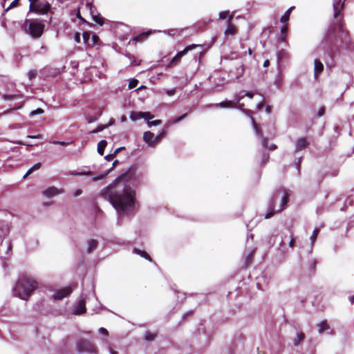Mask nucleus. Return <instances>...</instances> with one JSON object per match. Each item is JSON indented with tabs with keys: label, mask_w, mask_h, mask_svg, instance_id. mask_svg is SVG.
Returning a JSON list of instances; mask_svg holds the SVG:
<instances>
[{
	"label": "nucleus",
	"mask_w": 354,
	"mask_h": 354,
	"mask_svg": "<svg viewBox=\"0 0 354 354\" xmlns=\"http://www.w3.org/2000/svg\"><path fill=\"white\" fill-rule=\"evenodd\" d=\"M111 354H118L117 351H114L111 347L109 348Z\"/></svg>",
	"instance_id": "774afa93"
},
{
	"label": "nucleus",
	"mask_w": 354,
	"mask_h": 354,
	"mask_svg": "<svg viewBox=\"0 0 354 354\" xmlns=\"http://www.w3.org/2000/svg\"><path fill=\"white\" fill-rule=\"evenodd\" d=\"M270 150H274L277 148V146L274 144L271 145L270 147H268Z\"/></svg>",
	"instance_id": "0e129e2a"
},
{
	"label": "nucleus",
	"mask_w": 354,
	"mask_h": 354,
	"mask_svg": "<svg viewBox=\"0 0 354 354\" xmlns=\"http://www.w3.org/2000/svg\"><path fill=\"white\" fill-rule=\"evenodd\" d=\"M243 98V96H240V95H236L234 101H223L218 104H215V106H219L221 108H232L243 109L244 104L240 103V101Z\"/></svg>",
	"instance_id": "0eeeda50"
},
{
	"label": "nucleus",
	"mask_w": 354,
	"mask_h": 354,
	"mask_svg": "<svg viewBox=\"0 0 354 354\" xmlns=\"http://www.w3.org/2000/svg\"><path fill=\"white\" fill-rule=\"evenodd\" d=\"M50 9V5L48 1H39L35 8L32 10V12H35L39 15H46Z\"/></svg>",
	"instance_id": "1a4fd4ad"
},
{
	"label": "nucleus",
	"mask_w": 354,
	"mask_h": 354,
	"mask_svg": "<svg viewBox=\"0 0 354 354\" xmlns=\"http://www.w3.org/2000/svg\"><path fill=\"white\" fill-rule=\"evenodd\" d=\"M233 19V16L230 15L227 21V27L225 31V35H234L236 33V28L235 26L232 24V20Z\"/></svg>",
	"instance_id": "9b49d317"
},
{
	"label": "nucleus",
	"mask_w": 354,
	"mask_h": 354,
	"mask_svg": "<svg viewBox=\"0 0 354 354\" xmlns=\"http://www.w3.org/2000/svg\"><path fill=\"white\" fill-rule=\"evenodd\" d=\"M138 84V80L136 79H133L132 80H131L129 82V88H133L137 86Z\"/></svg>",
	"instance_id": "a18cd8bd"
},
{
	"label": "nucleus",
	"mask_w": 354,
	"mask_h": 354,
	"mask_svg": "<svg viewBox=\"0 0 354 354\" xmlns=\"http://www.w3.org/2000/svg\"><path fill=\"white\" fill-rule=\"evenodd\" d=\"M317 263V262L315 259H313L309 261V270L310 272H313L315 270Z\"/></svg>",
	"instance_id": "c9c22d12"
},
{
	"label": "nucleus",
	"mask_w": 354,
	"mask_h": 354,
	"mask_svg": "<svg viewBox=\"0 0 354 354\" xmlns=\"http://www.w3.org/2000/svg\"><path fill=\"white\" fill-rule=\"evenodd\" d=\"M237 74L239 75H242L244 73V66L243 65H241L239 67L236 68Z\"/></svg>",
	"instance_id": "8fccbe9b"
},
{
	"label": "nucleus",
	"mask_w": 354,
	"mask_h": 354,
	"mask_svg": "<svg viewBox=\"0 0 354 354\" xmlns=\"http://www.w3.org/2000/svg\"><path fill=\"white\" fill-rule=\"evenodd\" d=\"M278 192H277L276 193V195L272 198V200L270 201V206H269L270 212H268L265 215V218H266V219L271 218L272 216L274 215V214L276 212V211L274 209V206H275L274 203H275V200H276V197H277ZM288 200H289V194L287 192L286 190H283V194L282 199H281V206H280V208L277 210V212H281L283 209H285L286 206L287 205V204L288 203Z\"/></svg>",
	"instance_id": "39448f33"
},
{
	"label": "nucleus",
	"mask_w": 354,
	"mask_h": 354,
	"mask_svg": "<svg viewBox=\"0 0 354 354\" xmlns=\"http://www.w3.org/2000/svg\"><path fill=\"white\" fill-rule=\"evenodd\" d=\"M100 333L104 335H109V332L108 330L104 328H100V330H99Z\"/></svg>",
	"instance_id": "13d9d810"
},
{
	"label": "nucleus",
	"mask_w": 354,
	"mask_h": 354,
	"mask_svg": "<svg viewBox=\"0 0 354 354\" xmlns=\"http://www.w3.org/2000/svg\"><path fill=\"white\" fill-rule=\"evenodd\" d=\"M305 339V334L302 332L297 334V337L294 340V345L298 346Z\"/></svg>",
	"instance_id": "bb28decb"
},
{
	"label": "nucleus",
	"mask_w": 354,
	"mask_h": 354,
	"mask_svg": "<svg viewBox=\"0 0 354 354\" xmlns=\"http://www.w3.org/2000/svg\"><path fill=\"white\" fill-rule=\"evenodd\" d=\"M77 350L79 353H88L90 354H98L97 346L91 341L81 339L77 342Z\"/></svg>",
	"instance_id": "423d86ee"
},
{
	"label": "nucleus",
	"mask_w": 354,
	"mask_h": 354,
	"mask_svg": "<svg viewBox=\"0 0 354 354\" xmlns=\"http://www.w3.org/2000/svg\"><path fill=\"white\" fill-rule=\"evenodd\" d=\"M131 65L138 66L140 65V61H137L134 57H132V60L131 62Z\"/></svg>",
	"instance_id": "bf43d9fd"
},
{
	"label": "nucleus",
	"mask_w": 354,
	"mask_h": 354,
	"mask_svg": "<svg viewBox=\"0 0 354 354\" xmlns=\"http://www.w3.org/2000/svg\"><path fill=\"white\" fill-rule=\"evenodd\" d=\"M165 136V132L164 131H162L161 133H160L158 136H154L155 145H156L160 141V140L162 138H164Z\"/></svg>",
	"instance_id": "72a5a7b5"
},
{
	"label": "nucleus",
	"mask_w": 354,
	"mask_h": 354,
	"mask_svg": "<svg viewBox=\"0 0 354 354\" xmlns=\"http://www.w3.org/2000/svg\"><path fill=\"white\" fill-rule=\"evenodd\" d=\"M107 145V142L105 140H102L97 144V152L101 156L104 155V149Z\"/></svg>",
	"instance_id": "4be33fe9"
},
{
	"label": "nucleus",
	"mask_w": 354,
	"mask_h": 354,
	"mask_svg": "<svg viewBox=\"0 0 354 354\" xmlns=\"http://www.w3.org/2000/svg\"><path fill=\"white\" fill-rule=\"evenodd\" d=\"M324 113H325V108L324 107H322V108H320V109L319 110V111L317 113V116L318 117H322V115H324Z\"/></svg>",
	"instance_id": "6e6d98bb"
},
{
	"label": "nucleus",
	"mask_w": 354,
	"mask_h": 354,
	"mask_svg": "<svg viewBox=\"0 0 354 354\" xmlns=\"http://www.w3.org/2000/svg\"><path fill=\"white\" fill-rule=\"evenodd\" d=\"M156 337V333H152L149 331H147V332H146L144 338L146 341L151 342L155 339Z\"/></svg>",
	"instance_id": "c85d7f7f"
},
{
	"label": "nucleus",
	"mask_w": 354,
	"mask_h": 354,
	"mask_svg": "<svg viewBox=\"0 0 354 354\" xmlns=\"http://www.w3.org/2000/svg\"><path fill=\"white\" fill-rule=\"evenodd\" d=\"M139 116L142 117V118H144L147 120V121H149V120L152 119L153 118V115H151L149 112H142L140 111Z\"/></svg>",
	"instance_id": "7c9ffc66"
},
{
	"label": "nucleus",
	"mask_w": 354,
	"mask_h": 354,
	"mask_svg": "<svg viewBox=\"0 0 354 354\" xmlns=\"http://www.w3.org/2000/svg\"><path fill=\"white\" fill-rule=\"evenodd\" d=\"M288 25L287 24H285L282 26L281 29V40L282 41H286V38L287 37V35H288Z\"/></svg>",
	"instance_id": "cd10ccee"
},
{
	"label": "nucleus",
	"mask_w": 354,
	"mask_h": 354,
	"mask_svg": "<svg viewBox=\"0 0 354 354\" xmlns=\"http://www.w3.org/2000/svg\"><path fill=\"white\" fill-rule=\"evenodd\" d=\"M139 113H140V112H134V111H132V112H131V115H130V118H131L132 120H133V121H135V120H138V119H140V118H142V117H140V116H139V115H139Z\"/></svg>",
	"instance_id": "a19ab883"
},
{
	"label": "nucleus",
	"mask_w": 354,
	"mask_h": 354,
	"mask_svg": "<svg viewBox=\"0 0 354 354\" xmlns=\"http://www.w3.org/2000/svg\"><path fill=\"white\" fill-rule=\"evenodd\" d=\"M242 96H243V97L247 96L250 98H252L254 97V93L252 92L248 91L245 93V95H243Z\"/></svg>",
	"instance_id": "052dcab7"
},
{
	"label": "nucleus",
	"mask_w": 354,
	"mask_h": 354,
	"mask_svg": "<svg viewBox=\"0 0 354 354\" xmlns=\"http://www.w3.org/2000/svg\"><path fill=\"white\" fill-rule=\"evenodd\" d=\"M295 9V6H291L290 8H289L286 11V12L284 13V15L281 17L280 19V21L281 23H286L287 22L289 19H290V13L292 12V10Z\"/></svg>",
	"instance_id": "412c9836"
},
{
	"label": "nucleus",
	"mask_w": 354,
	"mask_h": 354,
	"mask_svg": "<svg viewBox=\"0 0 354 354\" xmlns=\"http://www.w3.org/2000/svg\"><path fill=\"white\" fill-rule=\"evenodd\" d=\"M21 105H22L21 103H14V104H10V106L11 110H16V109L21 108Z\"/></svg>",
	"instance_id": "49530a36"
},
{
	"label": "nucleus",
	"mask_w": 354,
	"mask_h": 354,
	"mask_svg": "<svg viewBox=\"0 0 354 354\" xmlns=\"http://www.w3.org/2000/svg\"><path fill=\"white\" fill-rule=\"evenodd\" d=\"M295 238L293 236V234H291V235H290V242H289V246L292 248L295 247Z\"/></svg>",
	"instance_id": "603ef678"
},
{
	"label": "nucleus",
	"mask_w": 354,
	"mask_h": 354,
	"mask_svg": "<svg viewBox=\"0 0 354 354\" xmlns=\"http://www.w3.org/2000/svg\"><path fill=\"white\" fill-rule=\"evenodd\" d=\"M37 75L36 70H31L28 73V76L30 80L35 79Z\"/></svg>",
	"instance_id": "ea45409f"
},
{
	"label": "nucleus",
	"mask_w": 354,
	"mask_h": 354,
	"mask_svg": "<svg viewBox=\"0 0 354 354\" xmlns=\"http://www.w3.org/2000/svg\"><path fill=\"white\" fill-rule=\"evenodd\" d=\"M44 113V109H42L41 108H37L36 110H34L30 112V116H35L36 115L42 114Z\"/></svg>",
	"instance_id": "4c0bfd02"
},
{
	"label": "nucleus",
	"mask_w": 354,
	"mask_h": 354,
	"mask_svg": "<svg viewBox=\"0 0 354 354\" xmlns=\"http://www.w3.org/2000/svg\"><path fill=\"white\" fill-rule=\"evenodd\" d=\"M264 106V101H262L261 102H260L258 105H257V109L259 110H261Z\"/></svg>",
	"instance_id": "e2e57ef3"
},
{
	"label": "nucleus",
	"mask_w": 354,
	"mask_h": 354,
	"mask_svg": "<svg viewBox=\"0 0 354 354\" xmlns=\"http://www.w3.org/2000/svg\"><path fill=\"white\" fill-rule=\"evenodd\" d=\"M61 193H63V191L55 187H50L43 192L44 195L47 197H53Z\"/></svg>",
	"instance_id": "f8f14e48"
},
{
	"label": "nucleus",
	"mask_w": 354,
	"mask_h": 354,
	"mask_svg": "<svg viewBox=\"0 0 354 354\" xmlns=\"http://www.w3.org/2000/svg\"><path fill=\"white\" fill-rule=\"evenodd\" d=\"M91 33L89 32H84L82 35L83 40L84 44L88 46L90 43Z\"/></svg>",
	"instance_id": "c756f323"
},
{
	"label": "nucleus",
	"mask_w": 354,
	"mask_h": 354,
	"mask_svg": "<svg viewBox=\"0 0 354 354\" xmlns=\"http://www.w3.org/2000/svg\"><path fill=\"white\" fill-rule=\"evenodd\" d=\"M261 138H262V145L263 146V147L268 148V139L263 136Z\"/></svg>",
	"instance_id": "864d4df0"
},
{
	"label": "nucleus",
	"mask_w": 354,
	"mask_h": 354,
	"mask_svg": "<svg viewBox=\"0 0 354 354\" xmlns=\"http://www.w3.org/2000/svg\"><path fill=\"white\" fill-rule=\"evenodd\" d=\"M319 232V230L318 228H315L313 230V234H312V235L310 236V239H311L313 243L316 240V239H317V237L318 236Z\"/></svg>",
	"instance_id": "e433bc0d"
},
{
	"label": "nucleus",
	"mask_w": 354,
	"mask_h": 354,
	"mask_svg": "<svg viewBox=\"0 0 354 354\" xmlns=\"http://www.w3.org/2000/svg\"><path fill=\"white\" fill-rule=\"evenodd\" d=\"M151 34V31L143 32L133 37V41L136 42H142L145 41Z\"/></svg>",
	"instance_id": "a211bd4d"
},
{
	"label": "nucleus",
	"mask_w": 354,
	"mask_h": 354,
	"mask_svg": "<svg viewBox=\"0 0 354 354\" xmlns=\"http://www.w3.org/2000/svg\"><path fill=\"white\" fill-rule=\"evenodd\" d=\"M314 64H315V68H314L315 77V78H317L318 77V75L324 71V65L321 62V61L318 59H315Z\"/></svg>",
	"instance_id": "f3484780"
},
{
	"label": "nucleus",
	"mask_w": 354,
	"mask_h": 354,
	"mask_svg": "<svg viewBox=\"0 0 354 354\" xmlns=\"http://www.w3.org/2000/svg\"><path fill=\"white\" fill-rule=\"evenodd\" d=\"M136 171V166H131L101 192L102 196L109 200L120 214H129L134 209L136 193L124 183L132 179Z\"/></svg>",
	"instance_id": "f03ea898"
},
{
	"label": "nucleus",
	"mask_w": 354,
	"mask_h": 354,
	"mask_svg": "<svg viewBox=\"0 0 354 354\" xmlns=\"http://www.w3.org/2000/svg\"><path fill=\"white\" fill-rule=\"evenodd\" d=\"M74 39H75V41L77 42V43H80V34L79 32H76L75 34V36H74Z\"/></svg>",
	"instance_id": "4d7b16f0"
},
{
	"label": "nucleus",
	"mask_w": 354,
	"mask_h": 354,
	"mask_svg": "<svg viewBox=\"0 0 354 354\" xmlns=\"http://www.w3.org/2000/svg\"><path fill=\"white\" fill-rule=\"evenodd\" d=\"M86 6L87 8L89 9L91 15L93 16V14H97V10L96 8L91 3H86Z\"/></svg>",
	"instance_id": "2f4dec72"
},
{
	"label": "nucleus",
	"mask_w": 354,
	"mask_h": 354,
	"mask_svg": "<svg viewBox=\"0 0 354 354\" xmlns=\"http://www.w3.org/2000/svg\"><path fill=\"white\" fill-rule=\"evenodd\" d=\"M37 286V281L32 277L22 275L16 283L14 292L20 299L26 300L32 294Z\"/></svg>",
	"instance_id": "7ed1b4c3"
},
{
	"label": "nucleus",
	"mask_w": 354,
	"mask_h": 354,
	"mask_svg": "<svg viewBox=\"0 0 354 354\" xmlns=\"http://www.w3.org/2000/svg\"><path fill=\"white\" fill-rule=\"evenodd\" d=\"M161 124H162V120H156L147 122V124L149 127L156 126V125H159Z\"/></svg>",
	"instance_id": "79ce46f5"
},
{
	"label": "nucleus",
	"mask_w": 354,
	"mask_h": 354,
	"mask_svg": "<svg viewBox=\"0 0 354 354\" xmlns=\"http://www.w3.org/2000/svg\"><path fill=\"white\" fill-rule=\"evenodd\" d=\"M86 310V303L84 300H80L75 307L74 314L82 315Z\"/></svg>",
	"instance_id": "2eb2a0df"
},
{
	"label": "nucleus",
	"mask_w": 354,
	"mask_h": 354,
	"mask_svg": "<svg viewBox=\"0 0 354 354\" xmlns=\"http://www.w3.org/2000/svg\"><path fill=\"white\" fill-rule=\"evenodd\" d=\"M133 252L136 254L140 255V257L145 258V259L148 260L150 262L152 261V259L151 258L150 255L146 251L141 250L138 248H134L133 250Z\"/></svg>",
	"instance_id": "6ab92c4d"
},
{
	"label": "nucleus",
	"mask_w": 354,
	"mask_h": 354,
	"mask_svg": "<svg viewBox=\"0 0 354 354\" xmlns=\"http://www.w3.org/2000/svg\"><path fill=\"white\" fill-rule=\"evenodd\" d=\"M100 39L99 37L97 35L93 34L92 35L91 39H90V43H89L88 47H93L95 45H98V44H100Z\"/></svg>",
	"instance_id": "393cba45"
},
{
	"label": "nucleus",
	"mask_w": 354,
	"mask_h": 354,
	"mask_svg": "<svg viewBox=\"0 0 354 354\" xmlns=\"http://www.w3.org/2000/svg\"><path fill=\"white\" fill-rule=\"evenodd\" d=\"M106 127H108V125L100 124V125L97 126V127L96 129L91 131V133H97L100 131H103Z\"/></svg>",
	"instance_id": "f704fd0d"
},
{
	"label": "nucleus",
	"mask_w": 354,
	"mask_h": 354,
	"mask_svg": "<svg viewBox=\"0 0 354 354\" xmlns=\"http://www.w3.org/2000/svg\"><path fill=\"white\" fill-rule=\"evenodd\" d=\"M345 1L338 0L333 3V17L339 18L328 26L321 40L320 48L324 53V59L327 66L333 65L335 57L350 42V35L346 28L342 14Z\"/></svg>",
	"instance_id": "f257e3e1"
},
{
	"label": "nucleus",
	"mask_w": 354,
	"mask_h": 354,
	"mask_svg": "<svg viewBox=\"0 0 354 354\" xmlns=\"http://www.w3.org/2000/svg\"><path fill=\"white\" fill-rule=\"evenodd\" d=\"M253 256H254V252H251L248 256L247 257V259H246V263L245 264L248 266V264H250L251 262H252V258H253Z\"/></svg>",
	"instance_id": "de8ad7c7"
},
{
	"label": "nucleus",
	"mask_w": 354,
	"mask_h": 354,
	"mask_svg": "<svg viewBox=\"0 0 354 354\" xmlns=\"http://www.w3.org/2000/svg\"><path fill=\"white\" fill-rule=\"evenodd\" d=\"M28 137L30 138H41V135L38 134V135H36V136H28Z\"/></svg>",
	"instance_id": "338daca9"
},
{
	"label": "nucleus",
	"mask_w": 354,
	"mask_h": 354,
	"mask_svg": "<svg viewBox=\"0 0 354 354\" xmlns=\"http://www.w3.org/2000/svg\"><path fill=\"white\" fill-rule=\"evenodd\" d=\"M97 120V117L95 115H91L87 118L88 123H92Z\"/></svg>",
	"instance_id": "3c124183"
},
{
	"label": "nucleus",
	"mask_w": 354,
	"mask_h": 354,
	"mask_svg": "<svg viewBox=\"0 0 354 354\" xmlns=\"http://www.w3.org/2000/svg\"><path fill=\"white\" fill-rule=\"evenodd\" d=\"M44 24L39 21H30L26 25V32L33 38L40 37L44 32Z\"/></svg>",
	"instance_id": "20e7f679"
},
{
	"label": "nucleus",
	"mask_w": 354,
	"mask_h": 354,
	"mask_svg": "<svg viewBox=\"0 0 354 354\" xmlns=\"http://www.w3.org/2000/svg\"><path fill=\"white\" fill-rule=\"evenodd\" d=\"M269 65H270V61L268 59L265 60L263 64V66L268 67Z\"/></svg>",
	"instance_id": "69168bd1"
},
{
	"label": "nucleus",
	"mask_w": 354,
	"mask_h": 354,
	"mask_svg": "<svg viewBox=\"0 0 354 354\" xmlns=\"http://www.w3.org/2000/svg\"><path fill=\"white\" fill-rule=\"evenodd\" d=\"M143 140L145 142L148 144V145L151 147L155 146L154 142V134L151 131H146L143 135Z\"/></svg>",
	"instance_id": "dca6fc26"
},
{
	"label": "nucleus",
	"mask_w": 354,
	"mask_h": 354,
	"mask_svg": "<svg viewBox=\"0 0 354 354\" xmlns=\"http://www.w3.org/2000/svg\"><path fill=\"white\" fill-rule=\"evenodd\" d=\"M115 157V154L112 153V154H109V155H107L105 158L107 160H111L113 159V158Z\"/></svg>",
	"instance_id": "680f3d73"
},
{
	"label": "nucleus",
	"mask_w": 354,
	"mask_h": 354,
	"mask_svg": "<svg viewBox=\"0 0 354 354\" xmlns=\"http://www.w3.org/2000/svg\"><path fill=\"white\" fill-rule=\"evenodd\" d=\"M76 16L78 19H80L84 23H87V21L81 16L80 9L77 10Z\"/></svg>",
	"instance_id": "5fc2aeb1"
},
{
	"label": "nucleus",
	"mask_w": 354,
	"mask_h": 354,
	"mask_svg": "<svg viewBox=\"0 0 354 354\" xmlns=\"http://www.w3.org/2000/svg\"><path fill=\"white\" fill-rule=\"evenodd\" d=\"M228 15H229L228 11L221 12L219 14V18L222 19H225L227 17Z\"/></svg>",
	"instance_id": "09e8293b"
},
{
	"label": "nucleus",
	"mask_w": 354,
	"mask_h": 354,
	"mask_svg": "<svg viewBox=\"0 0 354 354\" xmlns=\"http://www.w3.org/2000/svg\"><path fill=\"white\" fill-rule=\"evenodd\" d=\"M41 167V164L40 162H37L35 165H34L31 168H30L28 170V171L24 176V178H26L27 176H28L30 174H31L34 171L40 169Z\"/></svg>",
	"instance_id": "a878e982"
},
{
	"label": "nucleus",
	"mask_w": 354,
	"mask_h": 354,
	"mask_svg": "<svg viewBox=\"0 0 354 354\" xmlns=\"http://www.w3.org/2000/svg\"><path fill=\"white\" fill-rule=\"evenodd\" d=\"M98 242L95 239H91L88 241L87 252L91 253L97 247Z\"/></svg>",
	"instance_id": "aec40b11"
},
{
	"label": "nucleus",
	"mask_w": 354,
	"mask_h": 354,
	"mask_svg": "<svg viewBox=\"0 0 354 354\" xmlns=\"http://www.w3.org/2000/svg\"><path fill=\"white\" fill-rule=\"evenodd\" d=\"M328 328H329V326H328V324L326 323V322H323L319 324V333H322Z\"/></svg>",
	"instance_id": "473e14b6"
},
{
	"label": "nucleus",
	"mask_w": 354,
	"mask_h": 354,
	"mask_svg": "<svg viewBox=\"0 0 354 354\" xmlns=\"http://www.w3.org/2000/svg\"><path fill=\"white\" fill-rule=\"evenodd\" d=\"M72 292L73 288L71 286L64 287L56 291L53 297L55 300H61L68 296Z\"/></svg>",
	"instance_id": "9d476101"
},
{
	"label": "nucleus",
	"mask_w": 354,
	"mask_h": 354,
	"mask_svg": "<svg viewBox=\"0 0 354 354\" xmlns=\"http://www.w3.org/2000/svg\"><path fill=\"white\" fill-rule=\"evenodd\" d=\"M187 116L186 113L183 114L182 115L177 117L171 120L172 124H176L180 122L181 120H183L184 118H185Z\"/></svg>",
	"instance_id": "58836bf2"
},
{
	"label": "nucleus",
	"mask_w": 354,
	"mask_h": 354,
	"mask_svg": "<svg viewBox=\"0 0 354 354\" xmlns=\"http://www.w3.org/2000/svg\"><path fill=\"white\" fill-rule=\"evenodd\" d=\"M199 45L196 44H191L187 46H186L183 50L178 52L170 61L169 65L170 66H175L178 62H180L181 58L185 55L188 51L192 50L194 48H196Z\"/></svg>",
	"instance_id": "6e6552de"
},
{
	"label": "nucleus",
	"mask_w": 354,
	"mask_h": 354,
	"mask_svg": "<svg viewBox=\"0 0 354 354\" xmlns=\"http://www.w3.org/2000/svg\"><path fill=\"white\" fill-rule=\"evenodd\" d=\"M28 1L30 2L29 11L32 12L35 8V5L39 2V0H28Z\"/></svg>",
	"instance_id": "c03bdc74"
},
{
	"label": "nucleus",
	"mask_w": 354,
	"mask_h": 354,
	"mask_svg": "<svg viewBox=\"0 0 354 354\" xmlns=\"http://www.w3.org/2000/svg\"><path fill=\"white\" fill-rule=\"evenodd\" d=\"M308 145L309 142L307 141L306 138H299L296 142L295 150L297 151H301L306 149Z\"/></svg>",
	"instance_id": "4468645a"
},
{
	"label": "nucleus",
	"mask_w": 354,
	"mask_h": 354,
	"mask_svg": "<svg viewBox=\"0 0 354 354\" xmlns=\"http://www.w3.org/2000/svg\"><path fill=\"white\" fill-rule=\"evenodd\" d=\"M251 120H252V125H253V127L257 133V134L259 136V137H263V133L259 126V124L256 122L254 118L253 117H251Z\"/></svg>",
	"instance_id": "b1692460"
},
{
	"label": "nucleus",
	"mask_w": 354,
	"mask_h": 354,
	"mask_svg": "<svg viewBox=\"0 0 354 354\" xmlns=\"http://www.w3.org/2000/svg\"><path fill=\"white\" fill-rule=\"evenodd\" d=\"M19 0H13L9 5V6L7 8H6V11H8L12 8L17 7L19 5Z\"/></svg>",
	"instance_id": "37998d69"
},
{
	"label": "nucleus",
	"mask_w": 354,
	"mask_h": 354,
	"mask_svg": "<svg viewBox=\"0 0 354 354\" xmlns=\"http://www.w3.org/2000/svg\"><path fill=\"white\" fill-rule=\"evenodd\" d=\"M92 19L95 23H97L100 26H102L104 23V19L100 15V13L93 14Z\"/></svg>",
	"instance_id": "5701e85b"
},
{
	"label": "nucleus",
	"mask_w": 354,
	"mask_h": 354,
	"mask_svg": "<svg viewBox=\"0 0 354 354\" xmlns=\"http://www.w3.org/2000/svg\"><path fill=\"white\" fill-rule=\"evenodd\" d=\"M2 97L6 100H12V101H15V100L21 99L22 97V95H21L19 93V92L15 88H14L13 91H12V93H10V94H4V95H2Z\"/></svg>",
	"instance_id": "ddd939ff"
}]
</instances>
